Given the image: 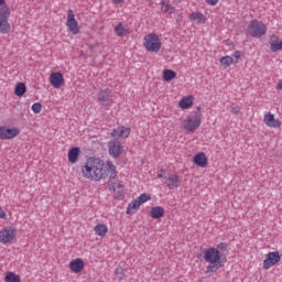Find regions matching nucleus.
Instances as JSON below:
<instances>
[{
    "mask_svg": "<svg viewBox=\"0 0 282 282\" xmlns=\"http://www.w3.org/2000/svg\"><path fill=\"white\" fill-rule=\"evenodd\" d=\"M173 10L174 8L171 6V3H169V1L166 0H161V11L164 13V14H173Z\"/></svg>",
    "mask_w": 282,
    "mask_h": 282,
    "instance_id": "nucleus-29",
    "label": "nucleus"
},
{
    "mask_svg": "<svg viewBox=\"0 0 282 282\" xmlns=\"http://www.w3.org/2000/svg\"><path fill=\"white\" fill-rule=\"evenodd\" d=\"M150 217H152V219H162V217H164V209L162 206L152 207L150 210Z\"/></svg>",
    "mask_w": 282,
    "mask_h": 282,
    "instance_id": "nucleus-23",
    "label": "nucleus"
},
{
    "mask_svg": "<svg viewBox=\"0 0 282 282\" xmlns=\"http://www.w3.org/2000/svg\"><path fill=\"white\" fill-rule=\"evenodd\" d=\"M163 184H165V186H167V188H170V191H173V189L180 187V185L182 184V181H180V175H177V174H170L165 178Z\"/></svg>",
    "mask_w": 282,
    "mask_h": 282,
    "instance_id": "nucleus-14",
    "label": "nucleus"
},
{
    "mask_svg": "<svg viewBox=\"0 0 282 282\" xmlns=\"http://www.w3.org/2000/svg\"><path fill=\"white\" fill-rule=\"evenodd\" d=\"M217 250L228 251V243H226V242L218 243L217 245Z\"/></svg>",
    "mask_w": 282,
    "mask_h": 282,
    "instance_id": "nucleus-36",
    "label": "nucleus"
},
{
    "mask_svg": "<svg viewBox=\"0 0 282 282\" xmlns=\"http://www.w3.org/2000/svg\"><path fill=\"white\" fill-rule=\"evenodd\" d=\"M78 158H80V148H72L68 151V161L70 162V164H76V162H78Z\"/></svg>",
    "mask_w": 282,
    "mask_h": 282,
    "instance_id": "nucleus-20",
    "label": "nucleus"
},
{
    "mask_svg": "<svg viewBox=\"0 0 282 282\" xmlns=\"http://www.w3.org/2000/svg\"><path fill=\"white\" fill-rule=\"evenodd\" d=\"M143 45L148 52H160L162 50V40L155 33H150L144 36Z\"/></svg>",
    "mask_w": 282,
    "mask_h": 282,
    "instance_id": "nucleus-5",
    "label": "nucleus"
},
{
    "mask_svg": "<svg viewBox=\"0 0 282 282\" xmlns=\"http://www.w3.org/2000/svg\"><path fill=\"white\" fill-rule=\"evenodd\" d=\"M115 32L118 36H127L131 34V31L128 26H124L122 22H119L117 26H115Z\"/></svg>",
    "mask_w": 282,
    "mask_h": 282,
    "instance_id": "nucleus-22",
    "label": "nucleus"
},
{
    "mask_svg": "<svg viewBox=\"0 0 282 282\" xmlns=\"http://www.w3.org/2000/svg\"><path fill=\"white\" fill-rule=\"evenodd\" d=\"M193 162L194 164H196V166H199L200 169H206V166L208 165V158L206 156V153L200 152L194 156Z\"/></svg>",
    "mask_w": 282,
    "mask_h": 282,
    "instance_id": "nucleus-18",
    "label": "nucleus"
},
{
    "mask_svg": "<svg viewBox=\"0 0 282 282\" xmlns=\"http://www.w3.org/2000/svg\"><path fill=\"white\" fill-rule=\"evenodd\" d=\"M141 204L138 199L132 200L127 208V215H134L135 210L140 208Z\"/></svg>",
    "mask_w": 282,
    "mask_h": 282,
    "instance_id": "nucleus-25",
    "label": "nucleus"
},
{
    "mask_svg": "<svg viewBox=\"0 0 282 282\" xmlns=\"http://www.w3.org/2000/svg\"><path fill=\"white\" fill-rule=\"evenodd\" d=\"M231 113H236V115L239 113V108H237V107H236V108H232V109H231Z\"/></svg>",
    "mask_w": 282,
    "mask_h": 282,
    "instance_id": "nucleus-42",
    "label": "nucleus"
},
{
    "mask_svg": "<svg viewBox=\"0 0 282 282\" xmlns=\"http://www.w3.org/2000/svg\"><path fill=\"white\" fill-rule=\"evenodd\" d=\"M164 173H166V171L164 169H161L158 171V180H162V177H164Z\"/></svg>",
    "mask_w": 282,
    "mask_h": 282,
    "instance_id": "nucleus-39",
    "label": "nucleus"
},
{
    "mask_svg": "<svg viewBox=\"0 0 282 282\" xmlns=\"http://www.w3.org/2000/svg\"><path fill=\"white\" fill-rule=\"evenodd\" d=\"M97 100L101 107H111L113 105V91L109 88L99 90Z\"/></svg>",
    "mask_w": 282,
    "mask_h": 282,
    "instance_id": "nucleus-7",
    "label": "nucleus"
},
{
    "mask_svg": "<svg viewBox=\"0 0 282 282\" xmlns=\"http://www.w3.org/2000/svg\"><path fill=\"white\" fill-rule=\"evenodd\" d=\"M50 83L55 89H59L65 85V78L63 77L62 73H52L50 76Z\"/></svg>",
    "mask_w": 282,
    "mask_h": 282,
    "instance_id": "nucleus-16",
    "label": "nucleus"
},
{
    "mask_svg": "<svg viewBox=\"0 0 282 282\" xmlns=\"http://www.w3.org/2000/svg\"><path fill=\"white\" fill-rule=\"evenodd\" d=\"M115 276H117L119 281H122V279H124V269H122V267H117L115 269Z\"/></svg>",
    "mask_w": 282,
    "mask_h": 282,
    "instance_id": "nucleus-33",
    "label": "nucleus"
},
{
    "mask_svg": "<svg viewBox=\"0 0 282 282\" xmlns=\"http://www.w3.org/2000/svg\"><path fill=\"white\" fill-rule=\"evenodd\" d=\"M108 153L111 155V158H115L118 160L122 153H124V148L122 147V143L118 139H112L108 142Z\"/></svg>",
    "mask_w": 282,
    "mask_h": 282,
    "instance_id": "nucleus-8",
    "label": "nucleus"
},
{
    "mask_svg": "<svg viewBox=\"0 0 282 282\" xmlns=\"http://www.w3.org/2000/svg\"><path fill=\"white\" fill-rule=\"evenodd\" d=\"M176 77H177V73H175V70H171V69L163 70V80H165L166 83H171V80H173Z\"/></svg>",
    "mask_w": 282,
    "mask_h": 282,
    "instance_id": "nucleus-27",
    "label": "nucleus"
},
{
    "mask_svg": "<svg viewBox=\"0 0 282 282\" xmlns=\"http://www.w3.org/2000/svg\"><path fill=\"white\" fill-rule=\"evenodd\" d=\"M189 19L191 21H197V23H206V17L202 12H193Z\"/></svg>",
    "mask_w": 282,
    "mask_h": 282,
    "instance_id": "nucleus-26",
    "label": "nucleus"
},
{
    "mask_svg": "<svg viewBox=\"0 0 282 282\" xmlns=\"http://www.w3.org/2000/svg\"><path fill=\"white\" fill-rule=\"evenodd\" d=\"M111 138H129L131 135V128H126L124 126H120L113 129L110 133Z\"/></svg>",
    "mask_w": 282,
    "mask_h": 282,
    "instance_id": "nucleus-15",
    "label": "nucleus"
},
{
    "mask_svg": "<svg viewBox=\"0 0 282 282\" xmlns=\"http://www.w3.org/2000/svg\"><path fill=\"white\" fill-rule=\"evenodd\" d=\"M232 57L235 58L234 61H237V63H239V58H241V51H235L232 53Z\"/></svg>",
    "mask_w": 282,
    "mask_h": 282,
    "instance_id": "nucleus-37",
    "label": "nucleus"
},
{
    "mask_svg": "<svg viewBox=\"0 0 282 282\" xmlns=\"http://www.w3.org/2000/svg\"><path fill=\"white\" fill-rule=\"evenodd\" d=\"M269 43L271 52H280L282 50V41H279L276 35L271 36Z\"/></svg>",
    "mask_w": 282,
    "mask_h": 282,
    "instance_id": "nucleus-21",
    "label": "nucleus"
},
{
    "mask_svg": "<svg viewBox=\"0 0 282 282\" xmlns=\"http://www.w3.org/2000/svg\"><path fill=\"white\" fill-rule=\"evenodd\" d=\"M82 174L86 180L100 182V180H105L108 175L110 180H116L118 172L111 161H107L105 164V161L98 158H88L82 167Z\"/></svg>",
    "mask_w": 282,
    "mask_h": 282,
    "instance_id": "nucleus-1",
    "label": "nucleus"
},
{
    "mask_svg": "<svg viewBox=\"0 0 282 282\" xmlns=\"http://www.w3.org/2000/svg\"><path fill=\"white\" fill-rule=\"evenodd\" d=\"M4 282H21V276L13 272H9L4 278Z\"/></svg>",
    "mask_w": 282,
    "mask_h": 282,
    "instance_id": "nucleus-32",
    "label": "nucleus"
},
{
    "mask_svg": "<svg viewBox=\"0 0 282 282\" xmlns=\"http://www.w3.org/2000/svg\"><path fill=\"white\" fill-rule=\"evenodd\" d=\"M69 269L72 270V272H75V274H78L85 269V262L80 258L72 260L69 262Z\"/></svg>",
    "mask_w": 282,
    "mask_h": 282,
    "instance_id": "nucleus-19",
    "label": "nucleus"
},
{
    "mask_svg": "<svg viewBox=\"0 0 282 282\" xmlns=\"http://www.w3.org/2000/svg\"><path fill=\"white\" fill-rule=\"evenodd\" d=\"M202 126V107H197L195 111H193L187 119L184 121L183 129L185 131H195L199 129Z\"/></svg>",
    "mask_w": 282,
    "mask_h": 282,
    "instance_id": "nucleus-3",
    "label": "nucleus"
},
{
    "mask_svg": "<svg viewBox=\"0 0 282 282\" xmlns=\"http://www.w3.org/2000/svg\"><path fill=\"white\" fill-rule=\"evenodd\" d=\"M281 261V256L279 254V251H271L265 256V259L263 260V269L270 270L272 265H276Z\"/></svg>",
    "mask_w": 282,
    "mask_h": 282,
    "instance_id": "nucleus-10",
    "label": "nucleus"
},
{
    "mask_svg": "<svg viewBox=\"0 0 282 282\" xmlns=\"http://www.w3.org/2000/svg\"><path fill=\"white\" fill-rule=\"evenodd\" d=\"M206 3H208V6H217V3H219V0H206Z\"/></svg>",
    "mask_w": 282,
    "mask_h": 282,
    "instance_id": "nucleus-40",
    "label": "nucleus"
},
{
    "mask_svg": "<svg viewBox=\"0 0 282 282\" xmlns=\"http://www.w3.org/2000/svg\"><path fill=\"white\" fill-rule=\"evenodd\" d=\"M32 111L33 113H40L41 110L43 109V105H41V102H35L32 105Z\"/></svg>",
    "mask_w": 282,
    "mask_h": 282,
    "instance_id": "nucleus-35",
    "label": "nucleus"
},
{
    "mask_svg": "<svg viewBox=\"0 0 282 282\" xmlns=\"http://www.w3.org/2000/svg\"><path fill=\"white\" fill-rule=\"evenodd\" d=\"M21 133L19 128H8L6 126L0 127V140H12Z\"/></svg>",
    "mask_w": 282,
    "mask_h": 282,
    "instance_id": "nucleus-11",
    "label": "nucleus"
},
{
    "mask_svg": "<svg viewBox=\"0 0 282 282\" xmlns=\"http://www.w3.org/2000/svg\"><path fill=\"white\" fill-rule=\"evenodd\" d=\"M276 89L281 90L282 89V79L278 83Z\"/></svg>",
    "mask_w": 282,
    "mask_h": 282,
    "instance_id": "nucleus-41",
    "label": "nucleus"
},
{
    "mask_svg": "<svg viewBox=\"0 0 282 282\" xmlns=\"http://www.w3.org/2000/svg\"><path fill=\"white\" fill-rule=\"evenodd\" d=\"M26 91H28V88L25 87V84H23V83L17 84L15 89H14L15 96H19V97L24 96Z\"/></svg>",
    "mask_w": 282,
    "mask_h": 282,
    "instance_id": "nucleus-30",
    "label": "nucleus"
},
{
    "mask_svg": "<svg viewBox=\"0 0 282 282\" xmlns=\"http://www.w3.org/2000/svg\"><path fill=\"white\" fill-rule=\"evenodd\" d=\"M151 199V195L149 194H141L138 198L137 202H139V204H147V202H149Z\"/></svg>",
    "mask_w": 282,
    "mask_h": 282,
    "instance_id": "nucleus-34",
    "label": "nucleus"
},
{
    "mask_svg": "<svg viewBox=\"0 0 282 282\" xmlns=\"http://www.w3.org/2000/svg\"><path fill=\"white\" fill-rule=\"evenodd\" d=\"M173 3H182V0H173Z\"/></svg>",
    "mask_w": 282,
    "mask_h": 282,
    "instance_id": "nucleus-44",
    "label": "nucleus"
},
{
    "mask_svg": "<svg viewBox=\"0 0 282 282\" xmlns=\"http://www.w3.org/2000/svg\"><path fill=\"white\" fill-rule=\"evenodd\" d=\"M181 109H191L193 107V97H183L180 101Z\"/></svg>",
    "mask_w": 282,
    "mask_h": 282,
    "instance_id": "nucleus-28",
    "label": "nucleus"
},
{
    "mask_svg": "<svg viewBox=\"0 0 282 282\" xmlns=\"http://www.w3.org/2000/svg\"><path fill=\"white\" fill-rule=\"evenodd\" d=\"M94 230L96 235H98V237H105V235H107V232L109 231V228L105 224H97Z\"/></svg>",
    "mask_w": 282,
    "mask_h": 282,
    "instance_id": "nucleus-24",
    "label": "nucleus"
},
{
    "mask_svg": "<svg viewBox=\"0 0 282 282\" xmlns=\"http://www.w3.org/2000/svg\"><path fill=\"white\" fill-rule=\"evenodd\" d=\"M248 32L252 39H261L268 33V26H265V23L254 19L250 21Z\"/></svg>",
    "mask_w": 282,
    "mask_h": 282,
    "instance_id": "nucleus-4",
    "label": "nucleus"
},
{
    "mask_svg": "<svg viewBox=\"0 0 282 282\" xmlns=\"http://www.w3.org/2000/svg\"><path fill=\"white\" fill-rule=\"evenodd\" d=\"M113 3H124V0H112Z\"/></svg>",
    "mask_w": 282,
    "mask_h": 282,
    "instance_id": "nucleus-43",
    "label": "nucleus"
},
{
    "mask_svg": "<svg viewBox=\"0 0 282 282\" xmlns=\"http://www.w3.org/2000/svg\"><path fill=\"white\" fill-rule=\"evenodd\" d=\"M10 8L8 6L0 7V34H8L10 32Z\"/></svg>",
    "mask_w": 282,
    "mask_h": 282,
    "instance_id": "nucleus-6",
    "label": "nucleus"
},
{
    "mask_svg": "<svg viewBox=\"0 0 282 282\" xmlns=\"http://www.w3.org/2000/svg\"><path fill=\"white\" fill-rule=\"evenodd\" d=\"M204 260L209 263L206 269V274L215 273L226 265V261L221 260V251L215 247L205 250Z\"/></svg>",
    "mask_w": 282,
    "mask_h": 282,
    "instance_id": "nucleus-2",
    "label": "nucleus"
},
{
    "mask_svg": "<svg viewBox=\"0 0 282 282\" xmlns=\"http://www.w3.org/2000/svg\"><path fill=\"white\" fill-rule=\"evenodd\" d=\"M66 25L70 34H78L80 32V26H78V21L76 20V17L74 15V10L72 9L67 10Z\"/></svg>",
    "mask_w": 282,
    "mask_h": 282,
    "instance_id": "nucleus-9",
    "label": "nucleus"
},
{
    "mask_svg": "<svg viewBox=\"0 0 282 282\" xmlns=\"http://www.w3.org/2000/svg\"><path fill=\"white\" fill-rule=\"evenodd\" d=\"M110 191H113L115 199H124V184L121 181L112 182L110 185Z\"/></svg>",
    "mask_w": 282,
    "mask_h": 282,
    "instance_id": "nucleus-13",
    "label": "nucleus"
},
{
    "mask_svg": "<svg viewBox=\"0 0 282 282\" xmlns=\"http://www.w3.org/2000/svg\"><path fill=\"white\" fill-rule=\"evenodd\" d=\"M263 122L264 124H267V127H271L273 129H278V127H281V121L279 119H274V115H272L271 112H267L264 115Z\"/></svg>",
    "mask_w": 282,
    "mask_h": 282,
    "instance_id": "nucleus-17",
    "label": "nucleus"
},
{
    "mask_svg": "<svg viewBox=\"0 0 282 282\" xmlns=\"http://www.w3.org/2000/svg\"><path fill=\"white\" fill-rule=\"evenodd\" d=\"M14 237H17V230L12 229V227H6L0 230L1 243H12V241H14Z\"/></svg>",
    "mask_w": 282,
    "mask_h": 282,
    "instance_id": "nucleus-12",
    "label": "nucleus"
},
{
    "mask_svg": "<svg viewBox=\"0 0 282 282\" xmlns=\"http://www.w3.org/2000/svg\"><path fill=\"white\" fill-rule=\"evenodd\" d=\"M220 63L224 67H230L234 63H237V59L232 58L231 56H224L220 58Z\"/></svg>",
    "mask_w": 282,
    "mask_h": 282,
    "instance_id": "nucleus-31",
    "label": "nucleus"
},
{
    "mask_svg": "<svg viewBox=\"0 0 282 282\" xmlns=\"http://www.w3.org/2000/svg\"><path fill=\"white\" fill-rule=\"evenodd\" d=\"M6 3V0H0V6H3Z\"/></svg>",
    "mask_w": 282,
    "mask_h": 282,
    "instance_id": "nucleus-45",
    "label": "nucleus"
},
{
    "mask_svg": "<svg viewBox=\"0 0 282 282\" xmlns=\"http://www.w3.org/2000/svg\"><path fill=\"white\" fill-rule=\"evenodd\" d=\"M0 219H3L4 221L8 220V214H6V212L1 207H0Z\"/></svg>",
    "mask_w": 282,
    "mask_h": 282,
    "instance_id": "nucleus-38",
    "label": "nucleus"
}]
</instances>
